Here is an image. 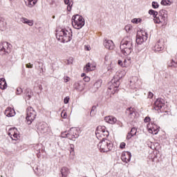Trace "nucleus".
Wrapping results in <instances>:
<instances>
[{
    "instance_id": "obj_29",
    "label": "nucleus",
    "mask_w": 177,
    "mask_h": 177,
    "mask_svg": "<svg viewBox=\"0 0 177 177\" xmlns=\"http://www.w3.org/2000/svg\"><path fill=\"white\" fill-rule=\"evenodd\" d=\"M111 82L113 83L112 86H113V88H118V86H120V79H113Z\"/></svg>"
},
{
    "instance_id": "obj_10",
    "label": "nucleus",
    "mask_w": 177,
    "mask_h": 177,
    "mask_svg": "<svg viewBox=\"0 0 177 177\" xmlns=\"http://www.w3.org/2000/svg\"><path fill=\"white\" fill-rule=\"evenodd\" d=\"M164 106H165V101L164 100V99L158 98L154 102V109L157 111L161 110V109H162Z\"/></svg>"
},
{
    "instance_id": "obj_16",
    "label": "nucleus",
    "mask_w": 177,
    "mask_h": 177,
    "mask_svg": "<svg viewBox=\"0 0 177 177\" xmlns=\"http://www.w3.org/2000/svg\"><path fill=\"white\" fill-rule=\"evenodd\" d=\"M132 157V155L131 154V152L127 151L123 152L121 156V160L123 161V162L128 163L129 161H131V158Z\"/></svg>"
},
{
    "instance_id": "obj_55",
    "label": "nucleus",
    "mask_w": 177,
    "mask_h": 177,
    "mask_svg": "<svg viewBox=\"0 0 177 177\" xmlns=\"http://www.w3.org/2000/svg\"><path fill=\"white\" fill-rule=\"evenodd\" d=\"M130 83L132 84V80L130 81Z\"/></svg>"
},
{
    "instance_id": "obj_48",
    "label": "nucleus",
    "mask_w": 177,
    "mask_h": 177,
    "mask_svg": "<svg viewBox=\"0 0 177 177\" xmlns=\"http://www.w3.org/2000/svg\"><path fill=\"white\" fill-rule=\"evenodd\" d=\"M154 96V94H153V93H151V92H149V93H148V97L149 98V99H152V97Z\"/></svg>"
},
{
    "instance_id": "obj_38",
    "label": "nucleus",
    "mask_w": 177,
    "mask_h": 177,
    "mask_svg": "<svg viewBox=\"0 0 177 177\" xmlns=\"http://www.w3.org/2000/svg\"><path fill=\"white\" fill-rule=\"evenodd\" d=\"M61 117L62 118H67V112H66L64 110H63L61 113Z\"/></svg>"
},
{
    "instance_id": "obj_25",
    "label": "nucleus",
    "mask_w": 177,
    "mask_h": 177,
    "mask_svg": "<svg viewBox=\"0 0 177 177\" xmlns=\"http://www.w3.org/2000/svg\"><path fill=\"white\" fill-rule=\"evenodd\" d=\"M62 177H67L70 175V169L67 167H62L61 169Z\"/></svg>"
},
{
    "instance_id": "obj_34",
    "label": "nucleus",
    "mask_w": 177,
    "mask_h": 177,
    "mask_svg": "<svg viewBox=\"0 0 177 177\" xmlns=\"http://www.w3.org/2000/svg\"><path fill=\"white\" fill-rule=\"evenodd\" d=\"M25 95L28 97V99H31V89L26 88L25 91Z\"/></svg>"
},
{
    "instance_id": "obj_57",
    "label": "nucleus",
    "mask_w": 177,
    "mask_h": 177,
    "mask_svg": "<svg viewBox=\"0 0 177 177\" xmlns=\"http://www.w3.org/2000/svg\"><path fill=\"white\" fill-rule=\"evenodd\" d=\"M53 19H55V16H53Z\"/></svg>"
},
{
    "instance_id": "obj_56",
    "label": "nucleus",
    "mask_w": 177,
    "mask_h": 177,
    "mask_svg": "<svg viewBox=\"0 0 177 177\" xmlns=\"http://www.w3.org/2000/svg\"><path fill=\"white\" fill-rule=\"evenodd\" d=\"M90 115H92V112H91Z\"/></svg>"
},
{
    "instance_id": "obj_50",
    "label": "nucleus",
    "mask_w": 177,
    "mask_h": 177,
    "mask_svg": "<svg viewBox=\"0 0 177 177\" xmlns=\"http://www.w3.org/2000/svg\"><path fill=\"white\" fill-rule=\"evenodd\" d=\"M26 66L27 68H32L33 67V65L31 64V63L27 64Z\"/></svg>"
},
{
    "instance_id": "obj_59",
    "label": "nucleus",
    "mask_w": 177,
    "mask_h": 177,
    "mask_svg": "<svg viewBox=\"0 0 177 177\" xmlns=\"http://www.w3.org/2000/svg\"><path fill=\"white\" fill-rule=\"evenodd\" d=\"M87 50H89V48H87Z\"/></svg>"
},
{
    "instance_id": "obj_43",
    "label": "nucleus",
    "mask_w": 177,
    "mask_h": 177,
    "mask_svg": "<svg viewBox=\"0 0 177 177\" xmlns=\"http://www.w3.org/2000/svg\"><path fill=\"white\" fill-rule=\"evenodd\" d=\"M140 21V19L134 18L131 20V22L135 23V24H138V23H139Z\"/></svg>"
},
{
    "instance_id": "obj_37",
    "label": "nucleus",
    "mask_w": 177,
    "mask_h": 177,
    "mask_svg": "<svg viewBox=\"0 0 177 177\" xmlns=\"http://www.w3.org/2000/svg\"><path fill=\"white\" fill-rule=\"evenodd\" d=\"M161 5H163L164 6H167V5H169V0H162Z\"/></svg>"
},
{
    "instance_id": "obj_17",
    "label": "nucleus",
    "mask_w": 177,
    "mask_h": 177,
    "mask_svg": "<svg viewBox=\"0 0 177 177\" xmlns=\"http://www.w3.org/2000/svg\"><path fill=\"white\" fill-rule=\"evenodd\" d=\"M162 49H164V42L162 41V40L160 39L155 44L153 47V50H155V52H161Z\"/></svg>"
},
{
    "instance_id": "obj_52",
    "label": "nucleus",
    "mask_w": 177,
    "mask_h": 177,
    "mask_svg": "<svg viewBox=\"0 0 177 177\" xmlns=\"http://www.w3.org/2000/svg\"><path fill=\"white\" fill-rule=\"evenodd\" d=\"M64 82H68V81H70V78L68 77H64Z\"/></svg>"
},
{
    "instance_id": "obj_3",
    "label": "nucleus",
    "mask_w": 177,
    "mask_h": 177,
    "mask_svg": "<svg viewBox=\"0 0 177 177\" xmlns=\"http://www.w3.org/2000/svg\"><path fill=\"white\" fill-rule=\"evenodd\" d=\"M153 21L156 24L167 25V22L168 21V12L165 10H160L158 16L155 17V19H153Z\"/></svg>"
},
{
    "instance_id": "obj_9",
    "label": "nucleus",
    "mask_w": 177,
    "mask_h": 177,
    "mask_svg": "<svg viewBox=\"0 0 177 177\" xmlns=\"http://www.w3.org/2000/svg\"><path fill=\"white\" fill-rule=\"evenodd\" d=\"M48 124L46 122H40L37 125V132L41 135H45L48 132Z\"/></svg>"
},
{
    "instance_id": "obj_2",
    "label": "nucleus",
    "mask_w": 177,
    "mask_h": 177,
    "mask_svg": "<svg viewBox=\"0 0 177 177\" xmlns=\"http://www.w3.org/2000/svg\"><path fill=\"white\" fill-rule=\"evenodd\" d=\"M61 138H68L70 140L80 138V129L72 127L70 130L61 133Z\"/></svg>"
},
{
    "instance_id": "obj_28",
    "label": "nucleus",
    "mask_w": 177,
    "mask_h": 177,
    "mask_svg": "<svg viewBox=\"0 0 177 177\" xmlns=\"http://www.w3.org/2000/svg\"><path fill=\"white\" fill-rule=\"evenodd\" d=\"M0 30L1 31L6 30V21H5V19L3 18H0Z\"/></svg>"
},
{
    "instance_id": "obj_41",
    "label": "nucleus",
    "mask_w": 177,
    "mask_h": 177,
    "mask_svg": "<svg viewBox=\"0 0 177 177\" xmlns=\"http://www.w3.org/2000/svg\"><path fill=\"white\" fill-rule=\"evenodd\" d=\"M136 128L133 127L130 131V133L133 135V136H135L136 135Z\"/></svg>"
},
{
    "instance_id": "obj_33",
    "label": "nucleus",
    "mask_w": 177,
    "mask_h": 177,
    "mask_svg": "<svg viewBox=\"0 0 177 177\" xmlns=\"http://www.w3.org/2000/svg\"><path fill=\"white\" fill-rule=\"evenodd\" d=\"M149 14L152 15L153 19H155V17H156V16H158V12H157L154 10H149Z\"/></svg>"
},
{
    "instance_id": "obj_49",
    "label": "nucleus",
    "mask_w": 177,
    "mask_h": 177,
    "mask_svg": "<svg viewBox=\"0 0 177 177\" xmlns=\"http://www.w3.org/2000/svg\"><path fill=\"white\" fill-rule=\"evenodd\" d=\"M125 146H126L125 142H121L120 147V149H125Z\"/></svg>"
},
{
    "instance_id": "obj_15",
    "label": "nucleus",
    "mask_w": 177,
    "mask_h": 177,
    "mask_svg": "<svg viewBox=\"0 0 177 177\" xmlns=\"http://www.w3.org/2000/svg\"><path fill=\"white\" fill-rule=\"evenodd\" d=\"M66 31H67L66 29H60L57 30L56 37L58 39V41H61L62 42H63V39H64V35H67V33H66Z\"/></svg>"
},
{
    "instance_id": "obj_19",
    "label": "nucleus",
    "mask_w": 177,
    "mask_h": 177,
    "mask_svg": "<svg viewBox=\"0 0 177 177\" xmlns=\"http://www.w3.org/2000/svg\"><path fill=\"white\" fill-rule=\"evenodd\" d=\"M104 46L109 50H113V49H114V42H113V40L105 39L104 41Z\"/></svg>"
},
{
    "instance_id": "obj_11",
    "label": "nucleus",
    "mask_w": 177,
    "mask_h": 177,
    "mask_svg": "<svg viewBox=\"0 0 177 177\" xmlns=\"http://www.w3.org/2000/svg\"><path fill=\"white\" fill-rule=\"evenodd\" d=\"M126 115H127V118L129 120V121H133V120H135V117H136L135 109H133L132 107L127 108L126 109Z\"/></svg>"
},
{
    "instance_id": "obj_31",
    "label": "nucleus",
    "mask_w": 177,
    "mask_h": 177,
    "mask_svg": "<svg viewBox=\"0 0 177 177\" xmlns=\"http://www.w3.org/2000/svg\"><path fill=\"white\" fill-rule=\"evenodd\" d=\"M103 82V80H97L96 81V82L94 84V88H95L96 89H99V88H100V86H102V84Z\"/></svg>"
},
{
    "instance_id": "obj_14",
    "label": "nucleus",
    "mask_w": 177,
    "mask_h": 177,
    "mask_svg": "<svg viewBox=\"0 0 177 177\" xmlns=\"http://www.w3.org/2000/svg\"><path fill=\"white\" fill-rule=\"evenodd\" d=\"M66 34V35L64 36V39L62 40L63 44L70 42V41L73 39V30H71V29L67 30Z\"/></svg>"
},
{
    "instance_id": "obj_1",
    "label": "nucleus",
    "mask_w": 177,
    "mask_h": 177,
    "mask_svg": "<svg viewBox=\"0 0 177 177\" xmlns=\"http://www.w3.org/2000/svg\"><path fill=\"white\" fill-rule=\"evenodd\" d=\"M121 53L124 56H128L133 50V44L131 36L124 37L120 42Z\"/></svg>"
},
{
    "instance_id": "obj_45",
    "label": "nucleus",
    "mask_w": 177,
    "mask_h": 177,
    "mask_svg": "<svg viewBox=\"0 0 177 177\" xmlns=\"http://www.w3.org/2000/svg\"><path fill=\"white\" fill-rule=\"evenodd\" d=\"M83 80L84 81V82H89L91 81V77L88 76H85L83 78Z\"/></svg>"
},
{
    "instance_id": "obj_54",
    "label": "nucleus",
    "mask_w": 177,
    "mask_h": 177,
    "mask_svg": "<svg viewBox=\"0 0 177 177\" xmlns=\"http://www.w3.org/2000/svg\"><path fill=\"white\" fill-rule=\"evenodd\" d=\"M81 77H85V73H82Z\"/></svg>"
},
{
    "instance_id": "obj_35",
    "label": "nucleus",
    "mask_w": 177,
    "mask_h": 177,
    "mask_svg": "<svg viewBox=\"0 0 177 177\" xmlns=\"http://www.w3.org/2000/svg\"><path fill=\"white\" fill-rule=\"evenodd\" d=\"M159 7H160V5L158 4V3L156 1L152 2V8L153 9H158Z\"/></svg>"
},
{
    "instance_id": "obj_12",
    "label": "nucleus",
    "mask_w": 177,
    "mask_h": 177,
    "mask_svg": "<svg viewBox=\"0 0 177 177\" xmlns=\"http://www.w3.org/2000/svg\"><path fill=\"white\" fill-rule=\"evenodd\" d=\"M73 89H75L77 92H82L85 89V83L81 80L75 82Z\"/></svg>"
},
{
    "instance_id": "obj_5",
    "label": "nucleus",
    "mask_w": 177,
    "mask_h": 177,
    "mask_svg": "<svg viewBox=\"0 0 177 177\" xmlns=\"http://www.w3.org/2000/svg\"><path fill=\"white\" fill-rule=\"evenodd\" d=\"M72 25L76 30H80L85 26V19L80 15H73L72 17Z\"/></svg>"
},
{
    "instance_id": "obj_39",
    "label": "nucleus",
    "mask_w": 177,
    "mask_h": 177,
    "mask_svg": "<svg viewBox=\"0 0 177 177\" xmlns=\"http://www.w3.org/2000/svg\"><path fill=\"white\" fill-rule=\"evenodd\" d=\"M169 67H177V64L174 60H171V63L169 64Z\"/></svg>"
},
{
    "instance_id": "obj_18",
    "label": "nucleus",
    "mask_w": 177,
    "mask_h": 177,
    "mask_svg": "<svg viewBox=\"0 0 177 177\" xmlns=\"http://www.w3.org/2000/svg\"><path fill=\"white\" fill-rule=\"evenodd\" d=\"M145 35H137V38L136 40V44L138 45H142V42H145V41H147V33H145Z\"/></svg>"
},
{
    "instance_id": "obj_21",
    "label": "nucleus",
    "mask_w": 177,
    "mask_h": 177,
    "mask_svg": "<svg viewBox=\"0 0 177 177\" xmlns=\"http://www.w3.org/2000/svg\"><path fill=\"white\" fill-rule=\"evenodd\" d=\"M4 114L6 117H15L16 115V111L12 107H8L5 110Z\"/></svg>"
},
{
    "instance_id": "obj_20",
    "label": "nucleus",
    "mask_w": 177,
    "mask_h": 177,
    "mask_svg": "<svg viewBox=\"0 0 177 177\" xmlns=\"http://www.w3.org/2000/svg\"><path fill=\"white\" fill-rule=\"evenodd\" d=\"M10 131L13 132L12 135L10 134V133H9V136H10V138L12 139V140H17V139H19V138H20V135L19 134V131H17V129L13 128V129H10Z\"/></svg>"
},
{
    "instance_id": "obj_40",
    "label": "nucleus",
    "mask_w": 177,
    "mask_h": 177,
    "mask_svg": "<svg viewBox=\"0 0 177 177\" xmlns=\"http://www.w3.org/2000/svg\"><path fill=\"white\" fill-rule=\"evenodd\" d=\"M17 95H21V93H23V88L18 87L17 88V92H16Z\"/></svg>"
},
{
    "instance_id": "obj_22",
    "label": "nucleus",
    "mask_w": 177,
    "mask_h": 177,
    "mask_svg": "<svg viewBox=\"0 0 177 177\" xmlns=\"http://www.w3.org/2000/svg\"><path fill=\"white\" fill-rule=\"evenodd\" d=\"M25 5L28 8H34L37 5L38 0H24Z\"/></svg>"
},
{
    "instance_id": "obj_26",
    "label": "nucleus",
    "mask_w": 177,
    "mask_h": 177,
    "mask_svg": "<svg viewBox=\"0 0 177 177\" xmlns=\"http://www.w3.org/2000/svg\"><path fill=\"white\" fill-rule=\"evenodd\" d=\"M8 88V84L5 78H0V89H6Z\"/></svg>"
},
{
    "instance_id": "obj_6",
    "label": "nucleus",
    "mask_w": 177,
    "mask_h": 177,
    "mask_svg": "<svg viewBox=\"0 0 177 177\" xmlns=\"http://www.w3.org/2000/svg\"><path fill=\"white\" fill-rule=\"evenodd\" d=\"M27 115H26V122L28 125H31L32 122L35 120L37 117V111L34 110V108L29 106L26 109Z\"/></svg>"
},
{
    "instance_id": "obj_8",
    "label": "nucleus",
    "mask_w": 177,
    "mask_h": 177,
    "mask_svg": "<svg viewBox=\"0 0 177 177\" xmlns=\"http://www.w3.org/2000/svg\"><path fill=\"white\" fill-rule=\"evenodd\" d=\"M12 52V45L7 41L0 43V55H9Z\"/></svg>"
},
{
    "instance_id": "obj_23",
    "label": "nucleus",
    "mask_w": 177,
    "mask_h": 177,
    "mask_svg": "<svg viewBox=\"0 0 177 177\" xmlns=\"http://www.w3.org/2000/svg\"><path fill=\"white\" fill-rule=\"evenodd\" d=\"M20 21L24 23V24H28V26H30V27H32V26H34V21L32 20H30L25 17H21L20 19Z\"/></svg>"
},
{
    "instance_id": "obj_53",
    "label": "nucleus",
    "mask_w": 177,
    "mask_h": 177,
    "mask_svg": "<svg viewBox=\"0 0 177 177\" xmlns=\"http://www.w3.org/2000/svg\"><path fill=\"white\" fill-rule=\"evenodd\" d=\"M133 136L131 133H129L127 134V139L129 140L131 139V138H132Z\"/></svg>"
},
{
    "instance_id": "obj_42",
    "label": "nucleus",
    "mask_w": 177,
    "mask_h": 177,
    "mask_svg": "<svg viewBox=\"0 0 177 177\" xmlns=\"http://www.w3.org/2000/svg\"><path fill=\"white\" fill-rule=\"evenodd\" d=\"M70 153H71V156H74V145H71Z\"/></svg>"
},
{
    "instance_id": "obj_36",
    "label": "nucleus",
    "mask_w": 177,
    "mask_h": 177,
    "mask_svg": "<svg viewBox=\"0 0 177 177\" xmlns=\"http://www.w3.org/2000/svg\"><path fill=\"white\" fill-rule=\"evenodd\" d=\"M125 30L127 31V32H129L131 31V30H132V26L131 25H127L124 27Z\"/></svg>"
},
{
    "instance_id": "obj_30",
    "label": "nucleus",
    "mask_w": 177,
    "mask_h": 177,
    "mask_svg": "<svg viewBox=\"0 0 177 177\" xmlns=\"http://www.w3.org/2000/svg\"><path fill=\"white\" fill-rule=\"evenodd\" d=\"M64 2L66 5H68V6H67L68 12H71V9L73 8V4H71V3H70V0H64Z\"/></svg>"
},
{
    "instance_id": "obj_46",
    "label": "nucleus",
    "mask_w": 177,
    "mask_h": 177,
    "mask_svg": "<svg viewBox=\"0 0 177 177\" xmlns=\"http://www.w3.org/2000/svg\"><path fill=\"white\" fill-rule=\"evenodd\" d=\"M70 102V97H66L64 100V103L67 104Z\"/></svg>"
},
{
    "instance_id": "obj_13",
    "label": "nucleus",
    "mask_w": 177,
    "mask_h": 177,
    "mask_svg": "<svg viewBox=\"0 0 177 177\" xmlns=\"http://www.w3.org/2000/svg\"><path fill=\"white\" fill-rule=\"evenodd\" d=\"M147 127L149 128V133H153V135H157L158 133V131H160V127L157 126V124L154 123H149Z\"/></svg>"
},
{
    "instance_id": "obj_47",
    "label": "nucleus",
    "mask_w": 177,
    "mask_h": 177,
    "mask_svg": "<svg viewBox=\"0 0 177 177\" xmlns=\"http://www.w3.org/2000/svg\"><path fill=\"white\" fill-rule=\"evenodd\" d=\"M118 64H119V66H121V67H124V62H122L121 59H119L118 61Z\"/></svg>"
},
{
    "instance_id": "obj_32",
    "label": "nucleus",
    "mask_w": 177,
    "mask_h": 177,
    "mask_svg": "<svg viewBox=\"0 0 177 177\" xmlns=\"http://www.w3.org/2000/svg\"><path fill=\"white\" fill-rule=\"evenodd\" d=\"M130 64H131V59L130 58H127L124 60L123 67H129Z\"/></svg>"
},
{
    "instance_id": "obj_4",
    "label": "nucleus",
    "mask_w": 177,
    "mask_h": 177,
    "mask_svg": "<svg viewBox=\"0 0 177 177\" xmlns=\"http://www.w3.org/2000/svg\"><path fill=\"white\" fill-rule=\"evenodd\" d=\"M97 147H100L101 152L107 153V151H110V150L113 149V142L106 139V138H103L97 145Z\"/></svg>"
},
{
    "instance_id": "obj_27",
    "label": "nucleus",
    "mask_w": 177,
    "mask_h": 177,
    "mask_svg": "<svg viewBox=\"0 0 177 177\" xmlns=\"http://www.w3.org/2000/svg\"><path fill=\"white\" fill-rule=\"evenodd\" d=\"M95 66H92L91 63H88L84 68V73H89V71H93Z\"/></svg>"
},
{
    "instance_id": "obj_44",
    "label": "nucleus",
    "mask_w": 177,
    "mask_h": 177,
    "mask_svg": "<svg viewBox=\"0 0 177 177\" xmlns=\"http://www.w3.org/2000/svg\"><path fill=\"white\" fill-rule=\"evenodd\" d=\"M39 64H41V66H39V70H40V73H44V68L42 67V66H44V64L42 62H38Z\"/></svg>"
},
{
    "instance_id": "obj_24",
    "label": "nucleus",
    "mask_w": 177,
    "mask_h": 177,
    "mask_svg": "<svg viewBox=\"0 0 177 177\" xmlns=\"http://www.w3.org/2000/svg\"><path fill=\"white\" fill-rule=\"evenodd\" d=\"M104 120L106 122H108L109 124H115L117 122V118L111 115L105 117Z\"/></svg>"
},
{
    "instance_id": "obj_51",
    "label": "nucleus",
    "mask_w": 177,
    "mask_h": 177,
    "mask_svg": "<svg viewBox=\"0 0 177 177\" xmlns=\"http://www.w3.org/2000/svg\"><path fill=\"white\" fill-rule=\"evenodd\" d=\"M150 117H146L144 120L145 122H150Z\"/></svg>"
},
{
    "instance_id": "obj_58",
    "label": "nucleus",
    "mask_w": 177,
    "mask_h": 177,
    "mask_svg": "<svg viewBox=\"0 0 177 177\" xmlns=\"http://www.w3.org/2000/svg\"><path fill=\"white\" fill-rule=\"evenodd\" d=\"M9 1H15V0H9Z\"/></svg>"
},
{
    "instance_id": "obj_7",
    "label": "nucleus",
    "mask_w": 177,
    "mask_h": 177,
    "mask_svg": "<svg viewBox=\"0 0 177 177\" xmlns=\"http://www.w3.org/2000/svg\"><path fill=\"white\" fill-rule=\"evenodd\" d=\"M95 135L96 138L99 139V140H102L104 136L107 138L109 135V131H106V127H97L96 131H95Z\"/></svg>"
}]
</instances>
